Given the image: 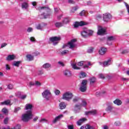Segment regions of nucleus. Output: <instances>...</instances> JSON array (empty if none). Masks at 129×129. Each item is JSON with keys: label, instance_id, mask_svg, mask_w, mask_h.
<instances>
[{"label": "nucleus", "instance_id": "obj_1", "mask_svg": "<svg viewBox=\"0 0 129 129\" xmlns=\"http://www.w3.org/2000/svg\"><path fill=\"white\" fill-rule=\"evenodd\" d=\"M33 108V105L32 104H26L25 107V110H27L25 113L22 114V120L24 122H28L29 120L32 119L34 115L32 111Z\"/></svg>", "mask_w": 129, "mask_h": 129}, {"label": "nucleus", "instance_id": "obj_2", "mask_svg": "<svg viewBox=\"0 0 129 129\" xmlns=\"http://www.w3.org/2000/svg\"><path fill=\"white\" fill-rule=\"evenodd\" d=\"M38 10H39V11H42L43 10L44 12L48 13L46 15H45V13L41 14V16H43V17H40L41 19H47V18H49V17H50V9H49V8L39 7L38 8Z\"/></svg>", "mask_w": 129, "mask_h": 129}, {"label": "nucleus", "instance_id": "obj_3", "mask_svg": "<svg viewBox=\"0 0 129 129\" xmlns=\"http://www.w3.org/2000/svg\"><path fill=\"white\" fill-rule=\"evenodd\" d=\"M73 94L71 92H66L62 94V99L67 100V101H70L73 98Z\"/></svg>", "mask_w": 129, "mask_h": 129}, {"label": "nucleus", "instance_id": "obj_4", "mask_svg": "<svg viewBox=\"0 0 129 129\" xmlns=\"http://www.w3.org/2000/svg\"><path fill=\"white\" fill-rule=\"evenodd\" d=\"M87 80H84L82 81L81 86L80 87V90L81 92H85L87 89Z\"/></svg>", "mask_w": 129, "mask_h": 129}, {"label": "nucleus", "instance_id": "obj_5", "mask_svg": "<svg viewBox=\"0 0 129 129\" xmlns=\"http://www.w3.org/2000/svg\"><path fill=\"white\" fill-rule=\"evenodd\" d=\"M93 34V31L90 30H84L81 33V35L83 38H86L88 36H91Z\"/></svg>", "mask_w": 129, "mask_h": 129}, {"label": "nucleus", "instance_id": "obj_6", "mask_svg": "<svg viewBox=\"0 0 129 129\" xmlns=\"http://www.w3.org/2000/svg\"><path fill=\"white\" fill-rule=\"evenodd\" d=\"M61 40V37H57V36H54V37H52L49 38V40L51 43H52L53 45H57L58 43H59V41Z\"/></svg>", "mask_w": 129, "mask_h": 129}, {"label": "nucleus", "instance_id": "obj_7", "mask_svg": "<svg viewBox=\"0 0 129 129\" xmlns=\"http://www.w3.org/2000/svg\"><path fill=\"white\" fill-rule=\"evenodd\" d=\"M42 95L44 98H45L46 100H49L50 96H51V92L49 90H45L42 93Z\"/></svg>", "mask_w": 129, "mask_h": 129}, {"label": "nucleus", "instance_id": "obj_8", "mask_svg": "<svg viewBox=\"0 0 129 129\" xmlns=\"http://www.w3.org/2000/svg\"><path fill=\"white\" fill-rule=\"evenodd\" d=\"M77 42V40L76 39H73L71 41L68 42V47L70 48V49H73V48H75L76 47V43Z\"/></svg>", "mask_w": 129, "mask_h": 129}, {"label": "nucleus", "instance_id": "obj_9", "mask_svg": "<svg viewBox=\"0 0 129 129\" xmlns=\"http://www.w3.org/2000/svg\"><path fill=\"white\" fill-rule=\"evenodd\" d=\"M97 34L101 35H105V29L101 26H98Z\"/></svg>", "mask_w": 129, "mask_h": 129}, {"label": "nucleus", "instance_id": "obj_10", "mask_svg": "<svg viewBox=\"0 0 129 129\" xmlns=\"http://www.w3.org/2000/svg\"><path fill=\"white\" fill-rule=\"evenodd\" d=\"M111 19V15L109 13H106L103 15V20L104 22H108Z\"/></svg>", "mask_w": 129, "mask_h": 129}, {"label": "nucleus", "instance_id": "obj_11", "mask_svg": "<svg viewBox=\"0 0 129 129\" xmlns=\"http://www.w3.org/2000/svg\"><path fill=\"white\" fill-rule=\"evenodd\" d=\"M81 107H82V106H81V104H76L75 106L74 111L76 113H77V112H79L80 111V109H81Z\"/></svg>", "mask_w": 129, "mask_h": 129}, {"label": "nucleus", "instance_id": "obj_12", "mask_svg": "<svg viewBox=\"0 0 129 129\" xmlns=\"http://www.w3.org/2000/svg\"><path fill=\"white\" fill-rule=\"evenodd\" d=\"M97 114V110H92L89 111H86L85 112V114L86 115H95V114Z\"/></svg>", "mask_w": 129, "mask_h": 129}, {"label": "nucleus", "instance_id": "obj_13", "mask_svg": "<svg viewBox=\"0 0 129 129\" xmlns=\"http://www.w3.org/2000/svg\"><path fill=\"white\" fill-rule=\"evenodd\" d=\"M63 75L66 76V77H71V76H72V73L70 70H66L63 71Z\"/></svg>", "mask_w": 129, "mask_h": 129}, {"label": "nucleus", "instance_id": "obj_14", "mask_svg": "<svg viewBox=\"0 0 129 129\" xmlns=\"http://www.w3.org/2000/svg\"><path fill=\"white\" fill-rule=\"evenodd\" d=\"M86 25V23L83 22V21H81V22H75L74 24V27L75 28H78L79 26H85Z\"/></svg>", "mask_w": 129, "mask_h": 129}, {"label": "nucleus", "instance_id": "obj_15", "mask_svg": "<svg viewBox=\"0 0 129 129\" xmlns=\"http://www.w3.org/2000/svg\"><path fill=\"white\" fill-rule=\"evenodd\" d=\"M63 117V114L59 115L58 116L55 117L53 120L52 121L53 123H56L57 121H59Z\"/></svg>", "mask_w": 129, "mask_h": 129}, {"label": "nucleus", "instance_id": "obj_16", "mask_svg": "<svg viewBox=\"0 0 129 129\" xmlns=\"http://www.w3.org/2000/svg\"><path fill=\"white\" fill-rule=\"evenodd\" d=\"M114 40H115V37H114V36H109L107 40V45H111V42L110 41H113Z\"/></svg>", "mask_w": 129, "mask_h": 129}, {"label": "nucleus", "instance_id": "obj_17", "mask_svg": "<svg viewBox=\"0 0 129 129\" xmlns=\"http://www.w3.org/2000/svg\"><path fill=\"white\" fill-rule=\"evenodd\" d=\"M106 51H107V49L104 47H101L100 50L99 51V53L100 55H104L106 53Z\"/></svg>", "mask_w": 129, "mask_h": 129}, {"label": "nucleus", "instance_id": "obj_18", "mask_svg": "<svg viewBox=\"0 0 129 129\" xmlns=\"http://www.w3.org/2000/svg\"><path fill=\"white\" fill-rule=\"evenodd\" d=\"M15 58H16V56H15V55L14 54L9 55L6 58V60H7L8 61H12L13 60H14Z\"/></svg>", "mask_w": 129, "mask_h": 129}, {"label": "nucleus", "instance_id": "obj_19", "mask_svg": "<svg viewBox=\"0 0 129 129\" xmlns=\"http://www.w3.org/2000/svg\"><path fill=\"white\" fill-rule=\"evenodd\" d=\"M85 121H86V118H81L77 122V124L78 125H81V124H82V123H83Z\"/></svg>", "mask_w": 129, "mask_h": 129}, {"label": "nucleus", "instance_id": "obj_20", "mask_svg": "<svg viewBox=\"0 0 129 129\" xmlns=\"http://www.w3.org/2000/svg\"><path fill=\"white\" fill-rule=\"evenodd\" d=\"M111 63H112L111 59H109L107 61L104 62L103 65L104 66H105V67L109 66V65H111Z\"/></svg>", "mask_w": 129, "mask_h": 129}, {"label": "nucleus", "instance_id": "obj_21", "mask_svg": "<svg viewBox=\"0 0 129 129\" xmlns=\"http://www.w3.org/2000/svg\"><path fill=\"white\" fill-rule=\"evenodd\" d=\"M113 103H114V104H116V105H121V104H122V102H121V100L118 99H116V100H115L113 101Z\"/></svg>", "mask_w": 129, "mask_h": 129}, {"label": "nucleus", "instance_id": "obj_22", "mask_svg": "<svg viewBox=\"0 0 129 129\" xmlns=\"http://www.w3.org/2000/svg\"><path fill=\"white\" fill-rule=\"evenodd\" d=\"M60 109H64L66 108V104L65 102H61L59 104Z\"/></svg>", "mask_w": 129, "mask_h": 129}, {"label": "nucleus", "instance_id": "obj_23", "mask_svg": "<svg viewBox=\"0 0 129 129\" xmlns=\"http://www.w3.org/2000/svg\"><path fill=\"white\" fill-rule=\"evenodd\" d=\"M51 64L49 63H46L42 66V67L43 68H44V69H50V68H51Z\"/></svg>", "mask_w": 129, "mask_h": 129}, {"label": "nucleus", "instance_id": "obj_24", "mask_svg": "<svg viewBox=\"0 0 129 129\" xmlns=\"http://www.w3.org/2000/svg\"><path fill=\"white\" fill-rule=\"evenodd\" d=\"M26 58L28 61H33V60H34V56L31 54H27Z\"/></svg>", "mask_w": 129, "mask_h": 129}, {"label": "nucleus", "instance_id": "obj_25", "mask_svg": "<svg viewBox=\"0 0 129 129\" xmlns=\"http://www.w3.org/2000/svg\"><path fill=\"white\" fill-rule=\"evenodd\" d=\"M54 26H55L56 28H60V27H63L64 25L63 24L62 22H55Z\"/></svg>", "mask_w": 129, "mask_h": 129}, {"label": "nucleus", "instance_id": "obj_26", "mask_svg": "<svg viewBox=\"0 0 129 129\" xmlns=\"http://www.w3.org/2000/svg\"><path fill=\"white\" fill-rule=\"evenodd\" d=\"M71 66H72L73 69H75L76 70H79L81 69L80 67H77V66H76V63H71Z\"/></svg>", "mask_w": 129, "mask_h": 129}, {"label": "nucleus", "instance_id": "obj_27", "mask_svg": "<svg viewBox=\"0 0 129 129\" xmlns=\"http://www.w3.org/2000/svg\"><path fill=\"white\" fill-rule=\"evenodd\" d=\"M11 104V101L10 100H7L4 102H1L2 105H9Z\"/></svg>", "mask_w": 129, "mask_h": 129}, {"label": "nucleus", "instance_id": "obj_28", "mask_svg": "<svg viewBox=\"0 0 129 129\" xmlns=\"http://www.w3.org/2000/svg\"><path fill=\"white\" fill-rule=\"evenodd\" d=\"M105 110L107 112H111L112 111V107H111V106H108Z\"/></svg>", "mask_w": 129, "mask_h": 129}, {"label": "nucleus", "instance_id": "obj_29", "mask_svg": "<svg viewBox=\"0 0 129 129\" xmlns=\"http://www.w3.org/2000/svg\"><path fill=\"white\" fill-rule=\"evenodd\" d=\"M62 23L63 25L66 24H68V23H69V19H68V18H64L62 20Z\"/></svg>", "mask_w": 129, "mask_h": 129}, {"label": "nucleus", "instance_id": "obj_30", "mask_svg": "<svg viewBox=\"0 0 129 129\" xmlns=\"http://www.w3.org/2000/svg\"><path fill=\"white\" fill-rule=\"evenodd\" d=\"M78 9H79V7H78V6L73 7L71 10V13H75V12H76V11H77Z\"/></svg>", "mask_w": 129, "mask_h": 129}, {"label": "nucleus", "instance_id": "obj_31", "mask_svg": "<svg viewBox=\"0 0 129 129\" xmlns=\"http://www.w3.org/2000/svg\"><path fill=\"white\" fill-rule=\"evenodd\" d=\"M29 7V5H28V3H23L22 4V9H27Z\"/></svg>", "mask_w": 129, "mask_h": 129}, {"label": "nucleus", "instance_id": "obj_32", "mask_svg": "<svg viewBox=\"0 0 129 129\" xmlns=\"http://www.w3.org/2000/svg\"><path fill=\"white\" fill-rule=\"evenodd\" d=\"M20 63H21V61H14L13 65V66H16V67H19L20 66Z\"/></svg>", "mask_w": 129, "mask_h": 129}, {"label": "nucleus", "instance_id": "obj_33", "mask_svg": "<svg viewBox=\"0 0 129 129\" xmlns=\"http://www.w3.org/2000/svg\"><path fill=\"white\" fill-rule=\"evenodd\" d=\"M96 81V79H95V78H92L90 80V83L91 85H92L94 83H95Z\"/></svg>", "mask_w": 129, "mask_h": 129}, {"label": "nucleus", "instance_id": "obj_34", "mask_svg": "<svg viewBox=\"0 0 129 129\" xmlns=\"http://www.w3.org/2000/svg\"><path fill=\"white\" fill-rule=\"evenodd\" d=\"M120 124H121V123L119 121H116L114 123V125L115 126H120Z\"/></svg>", "mask_w": 129, "mask_h": 129}, {"label": "nucleus", "instance_id": "obj_35", "mask_svg": "<svg viewBox=\"0 0 129 129\" xmlns=\"http://www.w3.org/2000/svg\"><path fill=\"white\" fill-rule=\"evenodd\" d=\"M86 14L87 13L85 11V10H83L80 13V16H86Z\"/></svg>", "mask_w": 129, "mask_h": 129}, {"label": "nucleus", "instance_id": "obj_36", "mask_svg": "<svg viewBox=\"0 0 129 129\" xmlns=\"http://www.w3.org/2000/svg\"><path fill=\"white\" fill-rule=\"evenodd\" d=\"M69 50H64L61 52V55H66V54H68L69 53Z\"/></svg>", "mask_w": 129, "mask_h": 129}, {"label": "nucleus", "instance_id": "obj_37", "mask_svg": "<svg viewBox=\"0 0 129 129\" xmlns=\"http://www.w3.org/2000/svg\"><path fill=\"white\" fill-rule=\"evenodd\" d=\"M15 94L16 96H17V97H19L20 98L22 95V93L21 92H17Z\"/></svg>", "mask_w": 129, "mask_h": 129}, {"label": "nucleus", "instance_id": "obj_38", "mask_svg": "<svg viewBox=\"0 0 129 129\" xmlns=\"http://www.w3.org/2000/svg\"><path fill=\"white\" fill-rule=\"evenodd\" d=\"M78 100H79V98H78V97H75L73 100V102H77V101H78Z\"/></svg>", "mask_w": 129, "mask_h": 129}, {"label": "nucleus", "instance_id": "obj_39", "mask_svg": "<svg viewBox=\"0 0 129 129\" xmlns=\"http://www.w3.org/2000/svg\"><path fill=\"white\" fill-rule=\"evenodd\" d=\"M39 121L40 122H48V120L45 118H42Z\"/></svg>", "mask_w": 129, "mask_h": 129}, {"label": "nucleus", "instance_id": "obj_40", "mask_svg": "<svg viewBox=\"0 0 129 129\" xmlns=\"http://www.w3.org/2000/svg\"><path fill=\"white\" fill-rule=\"evenodd\" d=\"M7 88H8V89H13V88H14V86L12 84H9L7 86Z\"/></svg>", "mask_w": 129, "mask_h": 129}, {"label": "nucleus", "instance_id": "obj_41", "mask_svg": "<svg viewBox=\"0 0 129 129\" xmlns=\"http://www.w3.org/2000/svg\"><path fill=\"white\" fill-rule=\"evenodd\" d=\"M86 104H87V103L85 101H83L81 104V106H86Z\"/></svg>", "mask_w": 129, "mask_h": 129}, {"label": "nucleus", "instance_id": "obj_42", "mask_svg": "<svg viewBox=\"0 0 129 129\" xmlns=\"http://www.w3.org/2000/svg\"><path fill=\"white\" fill-rule=\"evenodd\" d=\"M99 78H101V79H104V78H105L104 75H103L102 74H100L99 75Z\"/></svg>", "mask_w": 129, "mask_h": 129}, {"label": "nucleus", "instance_id": "obj_43", "mask_svg": "<svg viewBox=\"0 0 129 129\" xmlns=\"http://www.w3.org/2000/svg\"><path fill=\"white\" fill-rule=\"evenodd\" d=\"M124 5H125V7H126V9H127V12H128V13L129 14V6H128V5H127V4L126 3H125V2H124Z\"/></svg>", "mask_w": 129, "mask_h": 129}, {"label": "nucleus", "instance_id": "obj_44", "mask_svg": "<svg viewBox=\"0 0 129 129\" xmlns=\"http://www.w3.org/2000/svg\"><path fill=\"white\" fill-rule=\"evenodd\" d=\"M54 93L56 95H59L60 94V91L59 90H55L54 91Z\"/></svg>", "mask_w": 129, "mask_h": 129}, {"label": "nucleus", "instance_id": "obj_45", "mask_svg": "<svg viewBox=\"0 0 129 129\" xmlns=\"http://www.w3.org/2000/svg\"><path fill=\"white\" fill-rule=\"evenodd\" d=\"M83 63H84L83 61L78 62V66H83Z\"/></svg>", "mask_w": 129, "mask_h": 129}, {"label": "nucleus", "instance_id": "obj_46", "mask_svg": "<svg viewBox=\"0 0 129 129\" xmlns=\"http://www.w3.org/2000/svg\"><path fill=\"white\" fill-rule=\"evenodd\" d=\"M91 63L90 62H88V64H85L84 67V68H88V66H91Z\"/></svg>", "mask_w": 129, "mask_h": 129}, {"label": "nucleus", "instance_id": "obj_47", "mask_svg": "<svg viewBox=\"0 0 129 129\" xmlns=\"http://www.w3.org/2000/svg\"><path fill=\"white\" fill-rule=\"evenodd\" d=\"M35 85H36V86H41V84L39 82L36 81L35 82Z\"/></svg>", "mask_w": 129, "mask_h": 129}, {"label": "nucleus", "instance_id": "obj_48", "mask_svg": "<svg viewBox=\"0 0 129 129\" xmlns=\"http://www.w3.org/2000/svg\"><path fill=\"white\" fill-rule=\"evenodd\" d=\"M19 110H21V107H20L15 108V110H14V112H18V111H19Z\"/></svg>", "mask_w": 129, "mask_h": 129}, {"label": "nucleus", "instance_id": "obj_49", "mask_svg": "<svg viewBox=\"0 0 129 129\" xmlns=\"http://www.w3.org/2000/svg\"><path fill=\"white\" fill-rule=\"evenodd\" d=\"M33 31V28L32 27H29L27 29V32L28 33H31V32Z\"/></svg>", "mask_w": 129, "mask_h": 129}, {"label": "nucleus", "instance_id": "obj_50", "mask_svg": "<svg viewBox=\"0 0 129 129\" xmlns=\"http://www.w3.org/2000/svg\"><path fill=\"white\" fill-rule=\"evenodd\" d=\"M36 29L37 30H42V26H41V25L38 24L36 27Z\"/></svg>", "mask_w": 129, "mask_h": 129}, {"label": "nucleus", "instance_id": "obj_51", "mask_svg": "<svg viewBox=\"0 0 129 129\" xmlns=\"http://www.w3.org/2000/svg\"><path fill=\"white\" fill-rule=\"evenodd\" d=\"M14 129H21V125L17 124L16 126L14 127Z\"/></svg>", "mask_w": 129, "mask_h": 129}, {"label": "nucleus", "instance_id": "obj_52", "mask_svg": "<svg viewBox=\"0 0 129 129\" xmlns=\"http://www.w3.org/2000/svg\"><path fill=\"white\" fill-rule=\"evenodd\" d=\"M30 40L31 42H35L36 41V39L34 37H30Z\"/></svg>", "mask_w": 129, "mask_h": 129}, {"label": "nucleus", "instance_id": "obj_53", "mask_svg": "<svg viewBox=\"0 0 129 129\" xmlns=\"http://www.w3.org/2000/svg\"><path fill=\"white\" fill-rule=\"evenodd\" d=\"M6 70H11V67L9 64H6Z\"/></svg>", "mask_w": 129, "mask_h": 129}, {"label": "nucleus", "instance_id": "obj_54", "mask_svg": "<svg viewBox=\"0 0 129 129\" xmlns=\"http://www.w3.org/2000/svg\"><path fill=\"white\" fill-rule=\"evenodd\" d=\"M26 97H27V95H21V97H20V98L21 99H25V98H26Z\"/></svg>", "mask_w": 129, "mask_h": 129}, {"label": "nucleus", "instance_id": "obj_55", "mask_svg": "<svg viewBox=\"0 0 129 129\" xmlns=\"http://www.w3.org/2000/svg\"><path fill=\"white\" fill-rule=\"evenodd\" d=\"M93 52V48H91L88 50V53H92Z\"/></svg>", "mask_w": 129, "mask_h": 129}, {"label": "nucleus", "instance_id": "obj_56", "mask_svg": "<svg viewBox=\"0 0 129 129\" xmlns=\"http://www.w3.org/2000/svg\"><path fill=\"white\" fill-rule=\"evenodd\" d=\"M2 112H3L4 113H7V112H8V109H7L6 108H4L2 109Z\"/></svg>", "mask_w": 129, "mask_h": 129}, {"label": "nucleus", "instance_id": "obj_57", "mask_svg": "<svg viewBox=\"0 0 129 129\" xmlns=\"http://www.w3.org/2000/svg\"><path fill=\"white\" fill-rule=\"evenodd\" d=\"M126 53H128V50L126 49H125L121 52V54H126Z\"/></svg>", "mask_w": 129, "mask_h": 129}, {"label": "nucleus", "instance_id": "obj_58", "mask_svg": "<svg viewBox=\"0 0 129 129\" xmlns=\"http://www.w3.org/2000/svg\"><path fill=\"white\" fill-rule=\"evenodd\" d=\"M8 121H9V118H6L5 119H4V123L5 124H7L8 123Z\"/></svg>", "mask_w": 129, "mask_h": 129}, {"label": "nucleus", "instance_id": "obj_59", "mask_svg": "<svg viewBox=\"0 0 129 129\" xmlns=\"http://www.w3.org/2000/svg\"><path fill=\"white\" fill-rule=\"evenodd\" d=\"M7 45H8V44H7L6 43H3L1 44V48H4V47H6V46H7Z\"/></svg>", "mask_w": 129, "mask_h": 129}, {"label": "nucleus", "instance_id": "obj_60", "mask_svg": "<svg viewBox=\"0 0 129 129\" xmlns=\"http://www.w3.org/2000/svg\"><path fill=\"white\" fill-rule=\"evenodd\" d=\"M68 127L69 129H74V127L73 126V125H68Z\"/></svg>", "mask_w": 129, "mask_h": 129}, {"label": "nucleus", "instance_id": "obj_61", "mask_svg": "<svg viewBox=\"0 0 129 129\" xmlns=\"http://www.w3.org/2000/svg\"><path fill=\"white\" fill-rule=\"evenodd\" d=\"M81 75H82V77H86V73L82 72L81 73Z\"/></svg>", "mask_w": 129, "mask_h": 129}, {"label": "nucleus", "instance_id": "obj_62", "mask_svg": "<svg viewBox=\"0 0 129 129\" xmlns=\"http://www.w3.org/2000/svg\"><path fill=\"white\" fill-rule=\"evenodd\" d=\"M35 85V83L33 82H29V86L31 87V86H34Z\"/></svg>", "mask_w": 129, "mask_h": 129}, {"label": "nucleus", "instance_id": "obj_63", "mask_svg": "<svg viewBox=\"0 0 129 129\" xmlns=\"http://www.w3.org/2000/svg\"><path fill=\"white\" fill-rule=\"evenodd\" d=\"M69 4H72L73 5L74 4V3H75V2H74V1L73 0H69Z\"/></svg>", "mask_w": 129, "mask_h": 129}, {"label": "nucleus", "instance_id": "obj_64", "mask_svg": "<svg viewBox=\"0 0 129 129\" xmlns=\"http://www.w3.org/2000/svg\"><path fill=\"white\" fill-rule=\"evenodd\" d=\"M103 129H108V126H107L106 125H104Z\"/></svg>", "mask_w": 129, "mask_h": 129}]
</instances>
